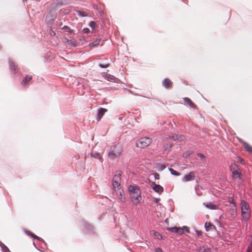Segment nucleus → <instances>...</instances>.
<instances>
[{
  "label": "nucleus",
  "mask_w": 252,
  "mask_h": 252,
  "mask_svg": "<svg viewBox=\"0 0 252 252\" xmlns=\"http://www.w3.org/2000/svg\"><path fill=\"white\" fill-rule=\"evenodd\" d=\"M247 252H249V251H248V250H247Z\"/></svg>",
  "instance_id": "46"
},
{
  "label": "nucleus",
  "mask_w": 252,
  "mask_h": 252,
  "mask_svg": "<svg viewBox=\"0 0 252 252\" xmlns=\"http://www.w3.org/2000/svg\"><path fill=\"white\" fill-rule=\"evenodd\" d=\"M25 232H26V233L27 235H29V236H31L32 235V234H33L32 232H31V231H29V230H27L25 231Z\"/></svg>",
  "instance_id": "33"
},
{
  "label": "nucleus",
  "mask_w": 252,
  "mask_h": 252,
  "mask_svg": "<svg viewBox=\"0 0 252 252\" xmlns=\"http://www.w3.org/2000/svg\"><path fill=\"white\" fill-rule=\"evenodd\" d=\"M66 43L69 45H71L72 46H75L76 45V42L74 41H72L69 39H66Z\"/></svg>",
  "instance_id": "26"
},
{
  "label": "nucleus",
  "mask_w": 252,
  "mask_h": 252,
  "mask_svg": "<svg viewBox=\"0 0 252 252\" xmlns=\"http://www.w3.org/2000/svg\"><path fill=\"white\" fill-rule=\"evenodd\" d=\"M165 166L163 164H162L160 166V170H163V169H164L165 168Z\"/></svg>",
  "instance_id": "36"
},
{
  "label": "nucleus",
  "mask_w": 252,
  "mask_h": 252,
  "mask_svg": "<svg viewBox=\"0 0 252 252\" xmlns=\"http://www.w3.org/2000/svg\"><path fill=\"white\" fill-rule=\"evenodd\" d=\"M241 215L243 219L248 220L251 217V211L249 204L245 201L242 200L241 201Z\"/></svg>",
  "instance_id": "2"
},
{
  "label": "nucleus",
  "mask_w": 252,
  "mask_h": 252,
  "mask_svg": "<svg viewBox=\"0 0 252 252\" xmlns=\"http://www.w3.org/2000/svg\"><path fill=\"white\" fill-rule=\"evenodd\" d=\"M184 101L188 104L190 107L192 108H196V105L191 101L189 97H184L183 98Z\"/></svg>",
  "instance_id": "12"
},
{
  "label": "nucleus",
  "mask_w": 252,
  "mask_h": 252,
  "mask_svg": "<svg viewBox=\"0 0 252 252\" xmlns=\"http://www.w3.org/2000/svg\"><path fill=\"white\" fill-rule=\"evenodd\" d=\"M68 32L70 33H72L73 32V30H71V29H69Z\"/></svg>",
  "instance_id": "40"
},
{
  "label": "nucleus",
  "mask_w": 252,
  "mask_h": 252,
  "mask_svg": "<svg viewBox=\"0 0 252 252\" xmlns=\"http://www.w3.org/2000/svg\"><path fill=\"white\" fill-rule=\"evenodd\" d=\"M99 66L102 68H106L108 66V64L107 65H103V64H100Z\"/></svg>",
  "instance_id": "37"
},
{
  "label": "nucleus",
  "mask_w": 252,
  "mask_h": 252,
  "mask_svg": "<svg viewBox=\"0 0 252 252\" xmlns=\"http://www.w3.org/2000/svg\"><path fill=\"white\" fill-rule=\"evenodd\" d=\"M227 211L232 217H235L237 214L236 206H229Z\"/></svg>",
  "instance_id": "9"
},
{
  "label": "nucleus",
  "mask_w": 252,
  "mask_h": 252,
  "mask_svg": "<svg viewBox=\"0 0 252 252\" xmlns=\"http://www.w3.org/2000/svg\"><path fill=\"white\" fill-rule=\"evenodd\" d=\"M151 234L153 235L155 238L158 239H161L162 236L158 232L155 231V230H152L151 232Z\"/></svg>",
  "instance_id": "18"
},
{
  "label": "nucleus",
  "mask_w": 252,
  "mask_h": 252,
  "mask_svg": "<svg viewBox=\"0 0 252 252\" xmlns=\"http://www.w3.org/2000/svg\"><path fill=\"white\" fill-rule=\"evenodd\" d=\"M205 206L206 208L211 209V210H216L219 209V207L216 205H215L213 203H209L208 204H205Z\"/></svg>",
  "instance_id": "14"
},
{
  "label": "nucleus",
  "mask_w": 252,
  "mask_h": 252,
  "mask_svg": "<svg viewBox=\"0 0 252 252\" xmlns=\"http://www.w3.org/2000/svg\"><path fill=\"white\" fill-rule=\"evenodd\" d=\"M105 79H107V80L109 81H115V78L114 76L111 75L110 74H106L104 76Z\"/></svg>",
  "instance_id": "21"
},
{
  "label": "nucleus",
  "mask_w": 252,
  "mask_h": 252,
  "mask_svg": "<svg viewBox=\"0 0 252 252\" xmlns=\"http://www.w3.org/2000/svg\"><path fill=\"white\" fill-rule=\"evenodd\" d=\"M32 237L34 238V239H37L38 240H41V238L38 237L37 236L35 235V234H34L33 233L32 234V235L31 236Z\"/></svg>",
  "instance_id": "30"
},
{
  "label": "nucleus",
  "mask_w": 252,
  "mask_h": 252,
  "mask_svg": "<svg viewBox=\"0 0 252 252\" xmlns=\"http://www.w3.org/2000/svg\"><path fill=\"white\" fill-rule=\"evenodd\" d=\"M1 48V46L0 45V49Z\"/></svg>",
  "instance_id": "45"
},
{
  "label": "nucleus",
  "mask_w": 252,
  "mask_h": 252,
  "mask_svg": "<svg viewBox=\"0 0 252 252\" xmlns=\"http://www.w3.org/2000/svg\"><path fill=\"white\" fill-rule=\"evenodd\" d=\"M205 227L207 231L212 230L215 228V225L212 224L211 222H206Z\"/></svg>",
  "instance_id": "16"
},
{
  "label": "nucleus",
  "mask_w": 252,
  "mask_h": 252,
  "mask_svg": "<svg viewBox=\"0 0 252 252\" xmlns=\"http://www.w3.org/2000/svg\"><path fill=\"white\" fill-rule=\"evenodd\" d=\"M82 31L84 33H88L90 32V30L88 28H84Z\"/></svg>",
  "instance_id": "32"
},
{
  "label": "nucleus",
  "mask_w": 252,
  "mask_h": 252,
  "mask_svg": "<svg viewBox=\"0 0 252 252\" xmlns=\"http://www.w3.org/2000/svg\"><path fill=\"white\" fill-rule=\"evenodd\" d=\"M100 41H101L100 39H97L95 40V41H93V42H92L91 43H90L89 44V46L91 47H95V46L98 45V44H99Z\"/></svg>",
  "instance_id": "19"
},
{
  "label": "nucleus",
  "mask_w": 252,
  "mask_h": 252,
  "mask_svg": "<svg viewBox=\"0 0 252 252\" xmlns=\"http://www.w3.org/2000/svg\"><path fill=\"white\" fill-rule=\"evenodd\" d=\"M89 26H90L91 28L94 29L95 28L96 24L94 22L91 21L89 24Z\"/></svg>",
  "instance_id": "29"
},
{
  "label": "nucleus",
  "mask_w": 252,
  "mask_h": 252,
  "mask_svg": "<svg viewBox=\"0 0 252 252\" xmlns=\"http://www.w3.org/2000/svg\"><path fill=\"white\" fill-rule=\"evenodd\" d=\"M162 85L166 89H169L172 87V82L168 78H165L162 81Z\"/></svg>",
  "instance_id": "10"
},
{
  "label": "nucleus",
  "mask_w": 252,
  "mask_h": 252,
  "mask_svg": "<svg viewBox=\"0 0 252 252\" xmlns=\"http://www.w3.org/2000/svg\"><path fill=\"white\" fill-rule=\"evenodd\" d=\"M9 63L11 69L16 73L17 69V65L11 61H9Z\"/></svg>",
  "instance_id": "17"
},
{
  "label": "nucleus",
  "mask_w": 252,
  "mask_h": 252,
  "mask_svg": "<svg viewBox=\"0 0 252 252\" xmlns=\"http://www.w3.org/2000/svg\"><path fill=\"white\" fill-rule=\"evenodd\" d=\"M151 187L158 194H161L163 191V188L159 185H157L155 182H152Z\"/></svg>",
  "instance_id": "7"
},
{
  "label": "nucleus",
  "mask_w": 252,
  "mask_h": 252,
  "mask_svg": "<svg viewBox=\"0 0 252 252\" xmlns=\"http://www.w3.org/2000/svg\"><path fill=\"white\" fill-rule=\"evenodd\" d=\"M122 152L121 146L119 144L112 145L109 150L108 156L112 159L118 158Z\"/></svg>",
  "instance_id": "3"
},
{
  "label": "nucleus",
  "mask_w": 252,
  "mask_h": 252,
  "mask_svg": "<svg viewBox=\"0 0 252 252\" xmlns=\"http://www.w3.org/2000/svg\"><path fill=\"white\" fill-rule=\"evenodd\" d=\"M120 195L122 196V194L121 193V192H120Z\"/></svg>",
  "instance_id": "43"
},
{
  "label": "nucleus",
  "mask_w": 252,
  "mask_h": 252,
  "mask_svg": "<svg viewBox=\"0 0 252 252\" xmlns=\"http://www.w3.org/2000/svg\"><path fill=\"white\" fill-rule=\"evenodd\" d=\"M240 162H241L242 163H243V162H244V160H243L242 159H240Z\"/></svg>",
  "instance_id": "41"
},
{
  "label": "nucleus",
  "mask_w": 252,
  "mask_h": 252,
  "mask_svg": "<svg viewBox=\"0 0 252 252\" xmlns=\"http://www.w3.org/2000/svg\"><path fill=\"white\" fill-rule=\"evenodd\" d=\"M170 138L173 139L174 140L180 139V140H183L184 137L183 135H180L178 136L177 135H173L170 137Z\"/></svg>",
  "instance_id": "20"
},
{
  "label": "nucleus",
  "mask_w": 252,
  "mask_h": 252,
  "mask_svg": "<svg viewBox=\"0 0 252 252\" xmlns=\"http://www.w3.org/2000/svg\"><path fill=\"white\" fill-rule=\"evenodd\" d=\"M154 176L155 179L156 180H158L159 179V175L158 173H154Z\"/></svg>",
  "instance_id": "31"
},
{
  "label": "nucleus",
  "mask_w": 252,
  "mask_h": 252,
  "mask_svg": "<svg viewBox=\"0 0 252 252\" xmlns=\"http://www.w3.org/2000/svg\"><path fill=\"white\" fill-rule=\"evenodd\" d=\"M80 14L82 16H86V14H85V13L84 12H80Z\"/></svg>",
  "instance_id": "38"
},
{
  "label": "nucleus",
  "mask_w": 252,
  "mask_h": 252,
  "mask_svg": "<svg viewBox=\"0 0 252 252\" xmlns=\"http://www.w3.org/2000/svg\"><path fill=\"white\" fill-rule=\"evenodd\" d=\"M152 142V139L148 137L140 138L136 143V146L140 148H144L149 145Z\"/></svg>",
  "instance_id": "4"
},
{
  "label": "nucleus",
  "mask_w": 252,
  "mask_h": 252,
  "mask_svg": "<svg viewBox=\"0 0 252 252\" xmlns=\"http://www.w3.org/2000/svg\"><path fill=\"white\" fill-rule=\"evenodd\" d=\"M242 144L244 148L249 152L252 153V147L246 142H243Z\"/></svg>",
  "instance_id": "15"
},
{
  "label": "nucleus",
  "mask_w": 252,
  "mask_h": 252,
  "mask_svg": "<svg viewBox=\"0 0 252 252\" xmlns=\"http://www.w3.org/2000/svg\"><path fill=\"white\" fill-rule=\"evenodd\" d=\"M230 169L232 172L239 169L238 166L235 163H231L230 166Z\"/></svg>",
  "instance_id": "23"
},
{
  "label": "nucleus",
  "mask_w": 252,
  "mask_h": 252,
  "mask_svg": "<svg viewBox=\"0 0 252 252\" xmlns=\"http://www.w3.org/2000/svg\"><path fill=\"white\" fill-rule=\"evenodd\" d=\"M195 179V173L193 171L189 172L188 174L186 175L182 179L183 182H189L193 181Z\"/></svg>",
  "instance_id": "8"
},
{
  "label": "nucleus",
  "mask_w": 252,
  "mask_h": 252,
  "mask_svg": "<svg viewBox=\"0 0 252 252\" xmlns=\"http://www.w3.org/2000/svg\"><path fill=\"white\" fill-rule=\"evenodd\" d=\"M0 245L2 247V245H3V244L2 243V242H0Z\"/></svg>",
  "instance_id": "42"
},
{
  "label": "nucleus",
  "mask_w": 252,
  "mask_h": 252,
  "mask_svg": "<svg viewBox=\"0 0 252 252\" xmlns=\"http://www.w3.org/2000/svg\"><path fill=\"white\" fill-rule=\"evenodd\" d=\"M32 77L31 75H26L25 78L22 81V85L26 86L28 83L31 81Z\"/></svg>",
  "instance_id": "13"
},
{
  "label": "nucleus",
  "mask_w": 252,
  "mask_h": 252,
  "mask_svg": "<svg viewBox=\"0 0 252 252\" xmlns=\"http://www.w3.org/2000/svg\"><path fill=\"white\" fill-rule=\"evenodd\" d=\"M155 252H163V251L160 248H158L156 249Z\"/></svg>",
  "instance_id": "35"
},
{
  "label": "nucleus",
  "mask_w": 252,
  "mask_h": 252,
  "mask_svg": "<svg viewBox=\"0 0 252 252\" xmlns=\"http://www.w3.org/2000/svg\"><path fill=\"white\" fill-rule=\"evenodd\" d=\"M63 29H69V28H68L67 26H64L63 27Z\"/></svg>",
  "instance_id": "39"
},
{
  "label": "nucleus",
  "mask_w": 252,
  "mask_h": 252,
  "mask_svg": "<svg viewBox=\"0 0 252 252\" xmlns=\"http://www.w3.org/2000/svg\"><path fill=\"white\" fill-rule=\"evenodd\" d=\"M198 252H211V250L208 248L201 247L198 250Z\"/></svg>",
  "instance_id": "22"
},
{
  "label": "nucleus",
  "mask_w": 252,
  "mask_h": 252,
  "mask_svg": "<svg viewBox=\"0 0 252 252\" xmlns=\"http://www.w3.org/2000/svg\"><path fill=\"white\" fill-rule=\"evenodd\" d=\"M233 177L234 178H240L241 173L239 172V170H237L232 172Z\"/></svg>",
  "instance_id": "24"
},
{
  "label": "nucleus",
  "mask_w": 252,
  "mask_h": 252,
  "mask_svg": "<svg viewBox=\"0 0 252 252\" xmlns=\"http://www.w3.org/2000/svg\"><path fill=\"white\" fill-rule=\"evenodd\" d=\"M128 191L132 202L135 204H139L141 199V192L138 187L130 185L128 187Z\"/></svg>",
  "instance_id": "1"
},
{
  "label": "nucleus",
  "mask_w": 252,
  "mask_h": 252,
  "mask_svg": "<svg viewBox=\"0 0 252 252\" xmlns=\"http://www.w3.org/2000/svg\"><path fill=\"white\" fill-rule=\"evenodd\" d=\"M169 170L171 174L173 175H175V176H180V173H179L177 171L174 170L172 168H169Z\"/></svg>",
  "instance_id": "25"
},
{
  "label": "nucleus",
  "mask_w": 252,
  "mask_h": 252,
  "mask_svg": "<svg viewBox=\"0 0 252 252\" xmlns=\"http://www.w3.org/2000/svg\"><path fill=\"white\" fill-rule=\"evenodd\" d=\"M168 230L172 232L177 233L179 234H183L185 231L189 232V229L187 226H184L183 227H178L177 226L168 228Z\"/></svg>",
  "instance_id": "6"
},
{
  "label": "nucleus",
  "mask_w": 252,
  "mask_h": 252,
  "mask_svg": "<svg viewBox=\"0 0 252 252\" xmlns=\"http://www.w3.org/2000/svg\"><path fill=\"white\" fill-rule=\"evenodd\" d=\"M92 156L94 157V158H98V159H101V156L99 153H94L92 155Z\"/></svg>",
  "instance_id": "27"
},
{
  "label": "nucleus",
  "mask_w": 252,
  "mask_h": 252,
  "mask_svg": "<svg viewBox=\"0 0 252 252\" xmlns=\"http://www.w3.org/2000/svg\"><path fill=\"white\" fill-rule=\"evenodd\" d=\"M107 111V110L105 108H101L98 111L97 118L96 120L97 121H100L102 118L105 112Z\"/></svg>",
  "instance_id": "11"
},
{
  "label": "nucleus",
  "mask_w": 252,
  "mask_h": 252,
  "mask_svg": "<svg viewBox=\"0 0 252 252\" xmlns=\"http://www.w3.org/2000/svg\"><path fill=\"white\" fill-rule=\"evenodd\" d=\"M53 32V33H54V35H55V33L54 32Z\"/></svg>",
  "instance_id": "44"
},
{
  "label": "nucleus",
  "mask_w": 252,
  "mask_h": 252,
  "mask_svg": "<svg viewBox=\"0 0 252 252\" xmlns=\"http://www.w3.org/2000/svg\"><path fill=\"white\" fill-rule=\"evenodd\" d=\"M228 202L230 204V206H236L234 199L232 197L229 199Z\"/></svg>",
  "instance_id": "28"
},
{
  "label": "nucleus",
  "mask_w": 252,
  "mask_h": 252,
  "mask_svg": "<svg viewBox=\"0 0 252 252\" xmlns=\"http://www.w3.org/2000/svg\"><path fill=\"white\" fill-rule=\"evenodd\" d=\"M122 172L121 171H117L114 175L113 179L112 185L114 188H118L120 186L121 176Z\"/></svg>",
  "instance_id": "5"
},
{
  "label": "nucleus",
  "mask_w": 252,
  "mask_h": 252,
  "mask_svg": "<svg viewBox=\"0 0 252 252\" xmlns=\"http://www.w3.org/2000/svg\"><path fill=\"white\" fill-rule=\"evenodd\" d=\"M197 156H198L199 157H200V158H205L204 156L202 154H201V153H198V154H197Z\"/></svg>",
  "instance_id": "34"
}]
</instances>
